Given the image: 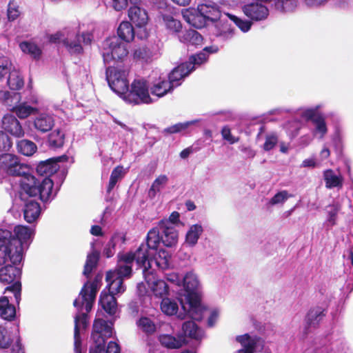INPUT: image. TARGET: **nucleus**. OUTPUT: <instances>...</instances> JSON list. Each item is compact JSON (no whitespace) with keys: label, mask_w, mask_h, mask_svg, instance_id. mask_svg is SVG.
<instances>
[{"label":"nucleus","mask_w":353,"mask_h":353,"mask_svg":"<svg viewBox=\"0 0 353 353\" xmlns=\"http://www.w3.org/2000/svg\"><path fill=\"white\" fill-rule=\"evenodd\" d=\"M102 276L98 275L92 282H87L81 289L79 297L74 300V306L79 310V314L74 317V352L81 353L80 331L87 326V313H88L94 301L97 292L100 286Z\"/></svg>","instance_id":"1"},{"label":"nucleus","mask_w":353,"mask_h":353,"mask_svg":"<svg viewBox=\"0 0 353 353\" xmlns=\"http://www.w3.org/2000/svg\"><path fill=\"white\" fill-rule=\"evenodd\" d=\"M199 285L197 276L194 272H189L183 276L182 288L177 292L182 309L186 315L194 321L201 320L207 312L198 293Z\"/></svg>","instance_id":"2"},{"label":"nucleus","mask_w":353,"mask_h":353,"mask_svg":"<svg viewBox=\"0 0 353 353\" xmlns=\"http://www.w3.org/2000/svg\"><path fill=\"white\" fill-rule=\"evenodd\" d=\"M143 268V274L146 287L144 283H139L137 285V292L139 296L142 299L143 307H148L151 305L152 297L157 299H163L169 295L170 288L167 283L161 279H159L153 269L149 268L148 265L139 266Z\"/></svg>","instance_id":"3"},{"label":"nucleus","mask_w":353,"mask_h":353,"mask_svg":"<svg viewBox=\"0 0 353 353\" xmlns=\"http://www.w3.org/2000/svg\"><path fill=\"white\" fill-rule=\"evenodd\" d=\"M133 263L130 255H125L124 252L118 254L117 268L106 274L108 293L115 295L125 292V287L123 284V280L131 276Z\"/></svg>","instance_id":"4"},{"label":"nucleus","mask_w":353,"mask_h":353,"mask_svg":"<svg viewBox=\"0 0 353 353\" xmlns=\"http://www.w3.org/2000/svg\"><path fill=\"white\" fill-rule=\"evenodd\" d=\"M113 324L103 319H97L93 325L92 338L94 345L91 347L90 353H120V348L115 342L110 341L105 350V339L110 338L113 333Z\"/></svg>","instance_id":"5"},{"label":"nucleus","mask_w":353,"mask_h":353,"mask_svg":"<svg viewBox=\"0 0 353 353\" xmlns=\"http://www.w3.org/2000/svg\"><path fill=\"white\" fill-rule=\"evenodd\" d=\"M196 10H186L183 13V17L188 23L196 28H203L207 21H216L221 16L219 6L213 1H205L197 6L196 12L199 15L194 12Z\"/></svg>","instance_id":"6"},{"label":"nucleus","mask_w":353,"mask_h":353,"mask_svg":"<svg viewBox=\"0 0 353 353\" xmlns=\"http://www.w3.org/2000/svg\"><path fill=\"white\" fill-rule=\"evenodd\" d=\"M146 240L147 243H141L134 252L131 251L124 254L130 255L132 260L136 262L137 266L148 265L150 268L152 261L149 257L153 255L154 251L161 242V232L159 225L148 232Z\"/></svg>","instance_id":"7"},{"label":"nucleus","mask_w":353,"mask_h":353,"mask_svg":"<svg viewBox=\"0 0 353 353\" xmlns=\"http://www.w3.org/2000/svg\"><path fill=\"white\" fill-rule=\"evenodd\" d=\"M19 183L21 190L28 195L34 196L39 194L40 199L43 202L51 199L53 181L50 178L45 177L39 183L34 176L29 174L21 178Z\"/></svg>","instance_id":"8"},{"label":"nucleus","mask_w":353,"mask_h":353,"mask_svg":"<svg viewBox=\"0 0 353 353\" xmlns=\"http://www.w3.org/2000/svg\"><path fill=\"white\" fill-rule=\"evenodd\" d=\"M21 99L20 93L10 92L7 90H0V101L6 105L12 112L21 119L35 114L38 109L26 103H19Z\"/></svg>","instance_id":"9"},{"label":"nucleus","mask_w":353,"mask_h":353,"mask_svg":"<svg viewBox=\"0 0 353 353\" xmlns=\"http://www.w3.org/2000/svg\"><path fill=\"white\" fill-rule=\"evenodd\" d=\"M125 102L139 105L142 103L150 104L154 102L150 97L147 81L143 79H136L128 86V90L121 97Z\"/></svg>","instance_id":"10"},{"label":"nucleus","mask_w":353,"mask_h":353,"mask_svg":"<svg viewBox=\"0 0 353 353\" xmlns=\"http://www.w3.org/2000/svg\"><path fill=\"white\" fill-rule=\"evenodd\" d=\"M50 41L54 43L62 42L71 53H80L82 51L81 42L85 44L90 43L92 35L90 33H83L81 35L76 34L74 32H57L50 36Z\"/></svg>","instance_id":"11"},{"label":"nucleus","mask_w":353,"mask_h":353,"mask_svg":"<svg viewBox=\"0 0 353 353\" xmlns=\"http://www.w3.org/2000/svg\"><path fill=\"white\" fill-rule=\"evenodd\" d=\"M17 265H8L0 269V282L5 285L12 283L7 287L5 293L11 292L13 293L16 302L19 304L21 300V285L19 282L21 275L20 268Z\"/></svg>","instance_id":"12"},{"label":"nucleus","mask_w":353,"mask_h":353,"mask_svg":"<svg viewBox=\"0 0 353 353\" xmlns=\"http://www.w3.org/2000/svg\"><path fill=\"white\" fill-rule=\"evenodd\" d=\"M129 71L123 67H108L106 69V79L111 90L121 98L128 90Z\"/></svg>","instance_id":"13"},{"label":"nucleus","mask_w":353,"mask_h":353,"mask_svg":"<svg viewBox=\"0 0 353 353\" xmlns=\"http://www.w3.org/2000/svg\"><path fill=\"white\" fill-rule=\"evenodd\" d=\"M11 232L0 229V265L10 261L13 265L19 264L23 260L21 249H14L9 241Z\"/></svg>","instance_id":"14"},{"label":"nucleus","mask_w":353,"mask_h":353,"mask_svg":"<svg viewBox=\"0 0 353 353\" xmlns=\"http://www.w3.org/2000/svg\"><path fill=\"white\" fill-rule=\"evenodd\" d=\"M128 52V45L115 37L108 38L103 43L102 55L105 63H110L112 60L122 61Z\"/></svg>","instance_id":"15"},{"label":"nucleus","mask_w":353,"mask_h":353,"mask_svg":"<svg viewBox=\"0 0 353 353\" xmlns=\"http://www.w3.org/2000/svg\"><path fill=\"white\" fill-rule=\"evenodd\" d=\"M0 170L12 176H20L21 178L29 175V168L21 163L19 157L12 154L0 155Z\"/></svg>","instance_id":"16"},{"label":"nucleus","mask_w":353,"mask_h":353,"mask_svg":"<svg viewBox=\"0 0 353 353\" xmlns=\"http://www.w3.org/2000/svg\"><path fill=\"white\" fill-rule=\"evenodd\" d=\"M13 232L14 234H11L9 241L14 249H21V254L23 256L24 251L32 241L34 230L31 228L19 225L14 227Z\"/></svg>","instance_id":"17"},{"label":"nucleus","mask_w":353,"mask_h":353,"mask_svg":"<svg viewBox=\"0 0 353 353\" xmlns=\"http://www.w3.org/2000/svg\"><path fill=\"white\" fill-rule=\"evenodd\" d=\"M236 341L241 344V348L234 353H254L261 352L264 346V341L256 335L244 334L236 336Z\"/></svg>","instance_id":"18"},{"label":"nucleus","mask_w":353,"mask_h":353,"mask_svg":"<svg viewBox=\"0 0 353 353\" xmlns=\"http://www.w3.org/2000/svg\"><path fill=\"white\" fill-rule=\"evenodd\" d=\"M271 0H256V1L243 6L244 14L250 19L254 21H262L269 15V10L267 4Z\"/></svg>","instance_id":"19"},{"label":"nucleus","mask_w":353,"mask_h":353,"mask_svg":"<svg viewBox=\"0 0 353 353\" xmlns=\"http://www.w3.org/2000/svg\"><path fill=\"white\" fill-rule=\"evenodd\" d=\"M128 17L130 21L140 28V30L137 32V37L141 39L146 38L148 32L145 26L148 23V16L145 10L139 6L130 7L128 10Z\"/></svg>","instance_id":"20"},{"label":"nucleus","mask_w":353,"mask_h":353,"mask_svg":"<svg viewBox=\"0 0 353 353\" xmlns=\"http://www.w3.org/2000/svg\"><path fill=\"white\" fill-rule=\"evenodd\" d=\"M54 119L52 114L47 112H36L33 119V126L39 132L46 133L52 129Z\"/></svg>","instance_id":"21"},{"label":"nucleus","mask_w":353,"mask_h":353,"mask_svg":"<svg viewBox=\"0 0 353 353\" xmlns=\"http://www.w3.org/2000/svg\"><path fill=\"white\" fill-rule=\"evenodd\" d=\"M159 227L161 232V242L167 247H172L177 243L178 232L170 221H160Z\"/></svg>","instance_id":"22"},{"label":"nucleus","mask_w":353,"mask_h":353,"mask_svg":"<svg viewBox=\"0 0 353 353\" xmlns=\"http://www.w3.org/2000/svg\"><path fill=\"white\" fill-rule=\"evenodd\" d=\"M1 128L6 132L16 137H21L24 135V130L18 121L12 114H7L1 120Z\"/></svg>","instance_id":"23"},{"label":"nucleus","mask_w":353,"mask_h":353,"mask_svg":"<svg viewBox=\"0 0 353 353\" xmlns=\"http://www.w3.org/2000/svg\"><path fill=\"white\" fill-rule=\"evenodd\" d=\"M193 70L194 67L190 68V64L183 63L172 70L169 74L168 80L174 88L177 87L181 84L180 81Z\"/></svg>","instance_id":"24"},{"label":"nucleus","mask_w":353,"mask_h":353,"mask_svg":"<svg viewBox=\"0 0 353 353\" xmlns=\"http://www.w3.org/2000/svg\"><path fill=\"white\" fill-rule=\"evenodd\" d=\"M173 88L174 87L169 80L160 77L152 83L150 87V92L159 99L170 92Z\"/></svg>","instance_id":"25"},{"label":"nucleus","mask_w":353,"mask_h":353,"mask_svg":"<svg viewBox=\"0 0 353 353\" xmlns=\"http://www.w3.org/2000/svg\"><path fill=\"white\" fill-rule=\"evenodd\" d=\"M64 156L57 157L56 160L50 159L45 162H41L37 167V172L41 176L50 178L59 169L58 162L62 161Z\"/></svg>","instance_id":"26"},{"label":"nucleus","mask_w":353,"mask_h":353,"mask_svg":"<svg viewBox=\"0 0 353 353\" xmlns=\"http://www.w3.org/2000/svg\"><path fill=\"white\" fill-rule=\"evenodd\" d=\"M159 341L162 346L168 349H179L186 343L185 336L181 334H162L159 335Z\"/></svg>","instance_id":"27"},{"label":"nucleus","mask_w":353,"mask_h":353,"mask_svg":"<svg viewBox=\"0 0 353 353\" xmlns=\"http://www.w3.org/2000/svg\"><path fill=\"white\" fill-rule=\"evenodd\" d=\"M323 176L327 189L342 188L344 179L340 172L327 169L323 172Z\"/></svg>","instance_id":"28"},{"label":"nucleus","mask_w":353,"mask_h":353,"mask_svg":"<svg viewBox=\"0 0 353 353\" xmlns=\"http://www.w3.org/2000/svg\"><path fill=\"white\" fill-rule=\"evenodd\" d=\"M41 213L39 204L32 199H29L25 203L23 208V217L28 223H33L37 221Z\"/></svg>","instance_id":"29"},{"label":"nucleus","mask_w":353,"mask_h":353,"mask_svg":"<svg viewBox=\"0 0 353 353\" xmlns=\"http://www.w3.org/2000/svg\"><path fill=\"white\" fill-rule=\"evenodd\" d=\"M99 303L101 307L110 315H114L117 311V301L113 294L103 290L101 293Z\"/></svg>","instance_id":"30"},{"label":"nucleus","mask_w":353,"mask_h":353,"mask_svg":"<svg viewBox=\"0 0 353 353\" xmlns=\"http://www.w3.org/2000/svg\"><path fill=\"white\" fill-rule=\"evenodd\" d=\"M218 50L219 48L216 46L205 47L203 52L191 56L189 59V62H186V63L190 64V68L194 67V69L196 66H199L207 61L208 57L207 53H215L218 52Z\"/></svg>","instance_id":"31"},{"label":"nucleus","mask_w":353,"mask_h":353,"mask_svg":"<svg viewBox=\"0 0 353 353\" xmlns=\"http://www.w3.org/2000/svg\"><path fill=\"white\" fill-rule=\"evenodd\" d=\"M203 232V228L201 224L192 225L186 232L185 244L191 248L195 246Z\"/></svg>","instance_id":"32"},{"label":"nucleus","mask_w":353,"mask_h":353,"mask_svg":"<svg viewBox=\"0 0 353 353\" xmlns=\"http://www.w3.org/2000/svg\"><path fill=\"white\" fill-rule=\"evenodd\" d=\"M136 325L141 332L151 335L157 330V323L154 319L149 316H142L136 322Z\"/></svg>","instance_id":"33"},{"label":"nucleus","mask_w":353,"mask_h":353,"mask_svg":"<svg viewBox=\"0 0 353 353\" xmlns=\"http://www.w3.org/2000/svg\"><path fill=\"white\" fill-rule=\"evenodd\" d=\"M16 315L15 307L10 303L6 296L0 298V316L7 321H12Z\"/></svg>","instance_id":"34"},{"label":"nucleus","mask_w":353,"mask_h":353,"mask_svg":"<svg viewBox=\"0 0 353 353\" xmlns=\"http://www.w3.org/2000/svg\"><path fill=\"white\" fill-rule=\"evenodd\" d=\"M149 259L152 261L151 269H152V263L154 262L158 268L165 270L170 267L171 254L167 250L161 249L158 251L153 259H151V256L149 257Z\"/></svg>","instance_id":"35"},{"label":"nucleus","mask_w":353,"mask_h":353,"mask_svg":"<svg viewBox=\"0 0 353 353\" xmlns=\"http://www.w3.org/2000/svg\"><path fill=\"white\" fill-rule=\"evenodd\" d=\"M117 34L120 39L128 43L133 40L137 33L130 22L123 21L117 28Z\"/></svg>","instance_id":"36"},{"label":"nucleus","mask_w":353,"mask_h":353,"mask_svg":"<svg viewBox=\"0 0 353 353\" xmlns=\"http://www.w3.org/2000/svg\"><path fill=\"white\" fill-rule=\"evenodd\" d=\"M182 330L185 336L195 340H201L203 336V331L192 321L185 322Z\"/></svg>","instance_id":"37"},{"label":"nucleus","mask_w":353,"mask_h":353,"mask_svg":"<svg viewBox=\"0 0 353 353\" xmlns=\"http://www.w3.org/2000/svg\"><path fill=\"white\" fill-rule=\"evenodd\" d=\"M163 23L165 28L172 34L178 33L182 28L181 21L170 14H163Z\"/></svg>","instance_id":"38"},{"label":"nucleus","mask_w":353,"mask_h":353,"mask_svg":"<svg viewBox=\"0 0 353 353\" xmlns=\"http://www.w3.org/2000/svg\"><path fill=\"white\" fill-rule=\"evenodd\" d=\"M199 122V119H194L183 123H178L165 129V132L170 134L185 133L188 132L191 126L195 125Z\"/></svg>","instance_id":"39"},{"label":"nucleus","mask_w":353,"mask_h":353,"mask_svg":"<svg viewBox=\"0 0 353 353\" xmlns=\"http://www.w3.org/2000/svg\"><path fill=\"white\" fill-rule=\"evenodd\" d=\"M8 85L11 90H18L23 88L24 85L23 79L21 77L19 71L15 69H11L9 72L8 79Z\"/></svg>","instance_id":"40"},{"label":"nucleus","mask_w":353,"mask_h":353,"mask_svg":"<svg viewBox=\"0 0 353 353\" xmlns=\"http://www.w3.org/2000/svg\"><path fill=\"white\" fill-rule=\"evenodd\" d=\"M314 135L319 139H323L327 132V127L325 118L322 116H318L313 119Z\"/></svg>","instance_id":"41"},{"label":"nucleus","mask_w":353,"mask_h":353,"mask_svg":"<svg viewBox=\"0 0 353 353\" xmlns=\"http://www.w3.org/2000/svg\"><path fill=\"white\" fill-rule=\"evenodd\" d=\"M154 55L153 50L147 46H139L134 50V58L144 61H148Z\"/></svg>","instance_id":"42"},{"label":"nucleus","mask_w":353,"mask_h":353,"mask_svg":"<svg viewBox=\"0 0 353 353\" xmlns=\"http://www.w3.org/2000/svg\"><path fill=\"white\" fill-rule=\"evenodd\" d=\"M19 152L25 156H32L37 150L36 144L28 139H23L17 143Z\"/></svg>","instance_id":"43"},{"label":"nucleus","mask_w":353,"mask_h":353,"mask_svg":"<svg viewBox=\"0 0 353 353\" xmlns=\"http://www.w3.org/2000/svg\"><path fill=\"white\" fill-rule=\"evenodd\" d=\"M161 310L166 315L172 316L177 313L179 306L174 300L165 296L161 299Z\"/></svg>","instance_id":"44"},{"label":"nucleus","mask_w":353,"mask_h":353,"mask_svg":"<svg viewBox=\"0 0 353 353\" xmlns=\"http://www.w3.org/2000/svg\"><path fill=\"white\" fill-rule=\"evenodd\" d=\"M65 134L59 129L54 130L48 136V143L54 148H61L63 145Z\"/></svg>","instance_id":"45"},{"label":"nucleus","mask_w":353,"mask_h":353,"mask_svg":"<svg viewBox=\"0 0 353 353\" xmlns=\"http://www.w3.org/2000/svg\"><path fill=\"white\" fill-rule=\"evenodd\" d=\"M21 50L26 54H28L34 59H39L41 54V49L34 43L24 41L20 43Z\"/></svg>","instance_id":"46"},{"label":"nucleus","mask_w":353,"mask_h":353,"mask_svg":"<svg viewBox=\"0 0 353 353\" xmlns=\"http://www.w3.org/2000/svg\"><path fill=\"white\" fill-rule=\"evenodd\" d=\"M182 42L189 43L193 46L200 45L202 43V36L194 30H189L186 31L183 37H180Z\"/></svg>","instance_id":"47"},{"label":"nucleus","mask_w":353,"mask_h":353,"mask_svg":"<svg viewBox=\"0 0 353 353\" xmlns=\"http://www.w3.org/2000/svg\"><path fill=\"white\" fill-rule=\"evenodd\" d=\"M324 310L321 307H315L310 310L307 315L306 321L309 325L315 326L323 319Z\"/></svg>","instance_id":"48"},{"label":"nucleus","mask_w":353,"mask_h":353,"mask_svg":"<svg viewBox=\"0 0 353 353\" xmlns=\"http://www.w3.org/2000/svg\"><path fill=\"white\" fill-rule=\"evenodd\" d=\"M125 241V237L122 234H115L114 235L110 241L106 245V248L104 250V254L110 258L112 256L115 252V246L119 242L123 243Z\"/></svg>","instance_id":"49"},{"label":"nucleus","mask_w":353,"mask_h":353,"mask_svg":"<svg viewBox=\"0 0 353 353\" xmlns=\"http://www.w3.org/2000/svg\"><path fill=\"white\" fill-rule=\"evenodd\" d=\"M341 208V206L339 202H334L332 204L327 206V222L330 226L336 224L337 214Z\"/></svg>","instance_id":"50"},{"label":"nucleus","mask_w":353,"mask_h":353,"mask_svg":"<svg viewBox=\"0 0 353 353\" xmlns=\"http://www.w3.org/2000/svg\"><path fill=\"white\" fill-rule=\"evenodd\" d=\"M168 178L166 175L162 174L159 176L152 183L148 194L150 197H154L157 192L167 183Z\"/></svg>","instance_id":"51"},{"label":"nucleus","mask_w":353,"mask_h":353,"mask_svg":"<svg viewBox=\"0 0 353 353\" xmlns=\"http://www.w3.org/2000/svg\"><path fill=\"white\" fill-rule=\"evenodd\" d=\"M124 174V169L122 166H117L112 170L108 187V192H110L114 188L117 181L123 176Z\"/></svg>","instance_id":"52"},{"label":"nucleus","mask_w":353,"mask_h":353,"mask_svg":"<svg viewBox=\"0 0 353 353\" xmlns=\"http://www.w3.org/2000/svg\"><path fill=\"white\" fill-rule=\"evenodd\" d=\"M323 108V104L320 103L314 106L307 108L302 110L301 116L306 120H311L313 122V119L320 116L319 111Z\"/></svg>","instance_id":"53"},{"label":"nucleus","mask_w":353,"mask_h":353,"mask_svg":"<svg viewBox=\"0 0 353 353\" xmlns=\"http://www.w3.org/2000/svg\"><path fill=\"white\" fill-rule=\"evenodd\" d=\"M98 257L99 256L97 252H92L88 255L83 270V274L87 277L90 275L92 269L96 266Z\"/></svg>","instance_id":"54"},{"label":"nucleus","mask_w":353,"mask_h":353,"mask_svg":"<svg viewBox=\"0 0 353 353\" xmlns=\"http://www.w3.org/2000/svg\"><path fill=\"white\" fill-rule=\"evenodd\" d=\"M292 196L287 190H282L277 192L273 197L268 201L269 205H275L278 204L284 203L288 198Z\"/></svg>","instance_id":"55"},{"label":"nucleus","mask_w":353,"mask_h":353,"mask_svg":"<svg viewBox=\"0 0 353 353\" xmlns=\"http://www.w3.org/2000/svg\"><path fill=\"white\" fill-rule=\"evenodd\" d=\"M12 69V63L8 58L0 57V81L10 72Z\"/></svg>","instance_id":"56"},{"label":"nucleus","mask_w":353,"mask_h":353,"mask_svg":"<svg viewBox=\"0 0 353 353\" xmlns=\"http://www.w3.org/2000/svg\"><path fill=\"white\" fill-rule=\"evenodd\" d=\"M229 17L242 32H246L250 29L252 25L251 22L247 20H243L234 15L229 14Z\"/></svg>","instance_id":"57"},{"label":"nucleus","mask_w":353,"mask_h":353,"mask_svg":"<svg viewBox=\"0 0 353 353\" xmlns=\"http://www.w3.org/2000/svg\"><path fill=\"white\" fill-rule=\"evenodd\" d=\"M20 15L19 6L14 1H10L8 8V18L10 21L15 20Z\"/></svg>","instance_id":"58"},{"label":"nucleus","mask_w":353,"mask_h":353,"mask_svg":"<svg viewBox=\"0 0 353 353\" xmlns=\"http://www.w3.org/2000/svg\"><path fill=\"white\" fill-rule=\"evenodd\" d=\"M12 145V141L8 135L0 131V151H8Z\"/></svg>","instance_id":"59"},{"label":"nucleus","mask_w":353,"mask_h":353,"mask_svg":"<svg viewBox=\"0 0 353 353\" xmlns=\"http://www.w3.org/2000/svg\"><path fill=\"white\" fill-rule=\"evenodd\" d=\"M12 340L8 335L6 330L0 326V347L8 348Z\"/></svg>","instance_id":"60"},{"label":"nucleus","mask_w":353,"mask_h":353,"mask_svg":"<svg viewBox=\"0 0 353 353\" xmlns=\"http://www.w3.org/2000/svg\"><path fill=\"white\" fill-rule=\"evenodd\" d=\"M278 137L276 134H272L266 137L265 141L263 145V149L266 151L272 150L277 143Z\"/></svg>","instance_id":"61"},{"label":"nucleus","mask_w":353,"mask_h":353,"mask_svg":"<svg viewBox=\"0 0 353 353\" xmlns=\"http://www.w3.org/2000/svg\"><path fill=\"white\" fill-rule=\"evenodd\" d=\"M166 280L170 283L178 286L181 287L183 277H181L179 274L175 272L168 273L165 276Z\"/></svg>","instance_id":"62"},{"label":"nucleus","mask_w":353,"mask_h":353,"mask_svg":"<svg viewBox=\"0 0 353 353\" xmlns=\"http://www.w3.org/2000/svg\"><path fill=\"white\" fill-rule=\"evenodd\" d=\"M221 134H222L223 139L228 141L230 144L235 143L238 142V141H239L238 138L232 136V134H231V132H230V129L227 126L223 128V129L221 130Z\"/></svg>","instance_id":"63"},{"label":"nucleus","mask_w":353,"mask_h":353,"mask_svg":"<svg viewBox=\"0 0 353 353\" xmlns=\"http://www.w3.org/2000/svg\"><path fill=\"white\" fill-rule=\"evenodd\" d=\"M220 311L217 308H213L210 311V316L208 319V325L209 327H213L219 316Z\"/></svg>","instance_id":"64"}]
</instances>
